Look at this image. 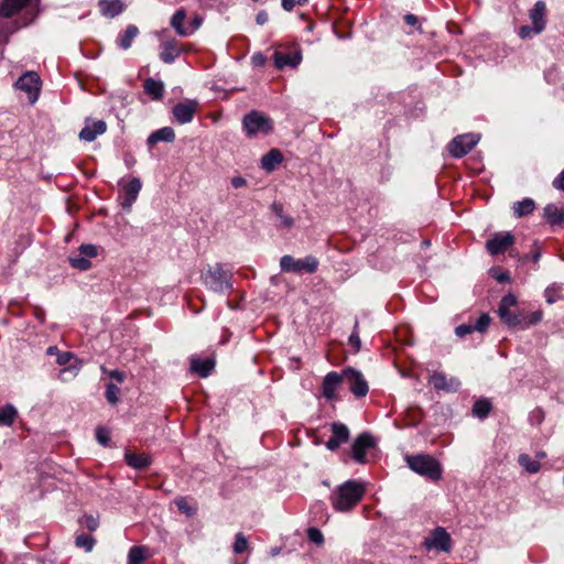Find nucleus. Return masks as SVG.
Instances as JSON below:
<instances>
[{
	"instance_id": "774afa93",
	"label": "nucleus",
	"mask_w": 564,
	"mask_h": 564,
	"mask_svg": "<svg viewBox=\"0 0 564 564\" xmlns=\"http://www.w3.org/2000/svg\"><path fill=\"white\" fill-rule=\"evenodd\" d=\"M61 351L58 350V348L56 346H50L47 349H46V355L48 356H57Z\"/></svg>"
},
{
	"instance_id": "e2e57ef3",
	"label": "nucleus",
	"mask_w": 564,
	"mask_h": 564,
	"mask_svg": "<svg viewBox=\"0 0 564 564\" xmlns=\"http://www.w3.org/2000/svg\"><path fill=\"white\" fill-rule=\"evenodd\" d=\"M231 185L235 188H240L247 185V180L242 176H235L231 178Z\"/></svg>"
},
{
	"instance_id": "bb28decb",
	"label": "nucleus",
	"mask_w": 564,
	"mask_h": 564,
	"mask_svg": "<svg viewBox=\"0 0 564 564\" xmlns=\"http://www.w3.org/2000/svg\"><path fill=\"white\" fill-rule=\"evenodd\" d=\"M181 54L175 40L163 43V51L160 53L161 59L166 63H173Z\"/></svg>"
},
{
	"instance_id": "6ab92c4d",
	"label": "nucleus",
	"mask_w": 564,
	"mask_h": 564,
	"mask_svg": "<svg viewBox=\"0 0 564 564\" xmlns=\"http://www.w3.org/2000/svg\"><path fill=\"white\" fill-rule=\"evenodd\" d=\"M546 6L543 1H538L530 10V19L535 26V34H540L545 28Z\"/></svg>"
},
{
	"instance_id": "ea45409f",
	"label": "nucleus",
	"mask_w": 564,
	"mask_h": 564,
	"mask_svg": "<svg viewBox=\"0 0 564 564\" xmlns=\"http://www.w3.org/2000/svg\"><path fill=\"white\" fill-rule=\"evenodd\" d=\"M120 389L112 382L106 384L105 397L110 404H117L119 402Z\"/></svg>"
},
{
	"instance_id": "412c9836",
	"label": "nucleus",
	"mask_w": 564,
	"mask_h": 564,
	"mask_svg": "<svg viewBox=\"0 0 564 564\" xmlns=\"http://www.w3.org/2000/svg\"><path fill=\"white\" fill-rule=\"evenodd\" d=\"M543 217L551 226H564V207H558L555 204H547L543 208Z\"/></svg>"
},
{
	"instance_id": "09e8293b",
	"label": "nucleus",
	"mask_w": 564,
	"mask_h": 564,
	"mask_svg": "<svg viewBox=\"0 0 564 564\" xmlns=\"http://www.w3.org/2000/svg\"><path fill=\"white\" fill-rule=\"evenodd\" d=\"M79 253L85 258H95L98 254L97 247L91 243H84L79 247Z\"/></svg>"
},
{
	"instance_id": "bf43d9fd",
	"label": "nucleus",
	"mask_w": 564,
	"mask_h": 564,
	"mask_svg": "<svg viewBox=\"0 0 564 564\" xmlns=\"http://www.w3.org/2000/svg\"><path fill=\"white\" fill-rule=\"evenodd\" d=\"M404 22L408 24V25H411V26H416L420 31L421 30V25H419V19L416 15L412 14V13H408L404 15Z\"/></svg>"
},
{
	"instance_id": "8fccbe9b",
	"label": "nucleus",
	"mask_w": 564,
	"mask_h": 564,
	"mask_svg": "<svg viewBox=\"0 0 564 564\" xmlns=\"http://www.w3.org/2000/svg\"><path fill=\"white\" fill-rule=\"evenodd\" d=\"M307 536L311 542L317 545H322L324 543V536L317 528H310L307 530Z\"/></svg>"
},
{
	"instance_id": "aec40b11",
	"label": "nucleus",
	"mask_w": 564,
	"mask_h": 564,
	"mask_svg": "<svg viewBox=\"0 0 564 564\" xmlns=\"http://www.w3.org/2000/svg\"><path fill=\"white\" fill-rule=\"evenodd\" d=\"M124 460H126L127 465H129L130 467H132L134 469H139V470L147 469L152 464L151 456H149L144 453L137 454V453H133L130 451H126Z\"/></svg>"
},
{
	"instance_id": "37998d69",
	"label": "nucleus",
	"mask_w": 564,
	"mask_h": 564,
	"mask_svg": "<svg viewBox=\"0 0 564 564\" xmlns=\"http://www.w3.org/2000/svg\"><path fill=\"white\" fill-rule=\"evenodd\" d=\"M491 317L487 313H482L479 318L473 324L474 332L485 333L490 325Z\"/></svg>"
},
{
	"instance_id": "a878e982",
	"label": "nucleus",
	"mask_w": 564,
	"mask_h": 564,
	"mask_svg": "<svg viewBox=\"0 0 564 564\" xmlns=\"http://www.w3.org/2000/svg\"><path fill=\"white\" fill-rule=\"evenodd\" d=\"M174 139H175V132H174L173 128L164 127V128H161V129L154 131L153 133H151L149 135L148 144L154 145L160 141L173 142Z\"/></svg>"
},
{
	"instance_id": "473e14b6",
	"label": "nucleus",
	"mask_w": 564,
	"mask_h": 564,
	"mask_svg": "<svg viewBox=\"0 0 564 564\" xmlns=\"http://www.w3.org/2000/svg\"><path fill=\"white\" fill-rule=\"evenodd\" d=\"M492 404L488 399H479L473 405V414L479 419H485L489 415Z\"/></svg>"
},
{
	"instance_id": "b1692460",
	"label": "nucleus",
	"mask_w": 564,
	"mask_h": 564,
	"mask_svg": "<svg viewBox=\"0 0 564 564\" xmlns=\"http://www.w3.org/2000/svg\"><path fill=\"white\" fill-rule=\"evenodd\" d=\"M283 161V154L279 149H271L261 159L262 169L268 172L275 170L276 165Z\"/></svg>"
},
{
	"instance_id": "ddd939ff",
	"label": "nucleus",
	"mask_w": 564,
	"mask_h": 564,
	"mask_svg": "<svg viewBox=\"0 0 564 564\" xmlns=\"http://www.w3.org/2000/svg\"><path fill=\"white\" fill-rule=\"evenodd\" d=\"M332 436L326 442V447L329 451H336L340 447L341 444L346 443L349 440L350 432L349 429L340 423L334 422L330 424Z\"/></svg>"
},
{
	"instance_id": "79ce46f5",
	"label": "nucleus",
	"mask_w": 564,
	"mask_h": 564,
	"mask_svg": "<svg viewBox=\"0 0 564 564\" xmlns=\"http://www.w3.org/2000/svg\"><path fill=\"white\" fill-rule=\"evenodd\" d=\"M517 303H518L517 296L512 293H508L507 295H505L501 299L499 307H498V313L510 311V307L516 306Z\"/></svg>"
},
{
	"instance_id": "2eb2a0df",
	"label": "nucleus",
	"mask_w": 564,
	"mask_h": 564,
	"mask_svg": "<svg viewBox=\"0 0 564 564\" xmlns=\"http://www.w3.org/2000/svg\"><path fill=\"white\" fill-rule=\"evenodd\" d=\"M429 381L437 391L456 392L460 386L458 379H447L443 372H434L430 376Z\"/></svg>"
},
{
	"instance_id": "cd10ccee",
	"label": "nucleus",
	"mask_w": 564,
	"mask_h": 564,
	"mask_svg": "<svg viewBox=\"0 0 564 564\" xmlns=\"http://www.w3.org/2000/svg\"><path fill=\"white\" fill-rule=\"evenodd\" d=\"M535 209V202L532 198H524L521 202H516L512 206L513 215L517 218H522L533 213Z\"/></svg>"
},
{
	"instance_id": "f257e3e1",
	"label": "nucleus",
	"mask_w": 564,
	"mask_h": 564,
	"mask_svg": "<svg viewBox=\"0 0 564 564\" xmlns=\"http://www.w3.org/2000/svg\"><path fill=\"white\" fill-rule=\"evenodd\" d=\"M365 487L356 480H347L338 486L332 495V505L335 510L346 512L351 510L362 499Z\"/></svg>"
},
{
	"instance_id": "39448f33",
	"label": "nucleus",
	"mask_w": 564,
	"mask_h": 564,
	"mask_svg": "<svg viewBox=\"0 0 564 564\" xmlns=\"http://www.w3.org/2000/svg\"><path fill=\"white\" fill-rule=\"evenodd\" d=\"M343 382L348 384L349 390L356 398L367 395L369 391L368 382L364 375L355 368L347 367L343 371Z\"/></svg>"
},
{
	"instance_id": "69168bd1",
	"label": "nucleus",
	"mask_w": 564,
	"mask_h": 564,
	"mask_svg": "<svg viewBox=\"0 0 564 564\" xmlns=\"http://www.w3.org/2000/svg\"><path fill=\"white\" fill-rule=\"evenodd\" d=\"M265 61H267L265 56L263 54H261V53L254 54L252 56V63L256 66L264 65Z\"/></svg>"
},
{
	"instance_id": "dca6fc26",
	"label": "nucleus",
	"mask_w": 564,
	"mask_h": 564,
	"mask_svg": "<svg viewBox=\"0 0 564 564\" xmlns=\"http://www.w3.org/2000/svg\"><path fill=\"white\" fill-rule=\"evenodd\" d=\"M107 130V123L104 120L93 121L86 120V126L80 130L78 137L83 141L93 142L98 135L104 134Z\"/></svg>"
},
{
	"instance_id": "2f4dec72",
	"label": "nucleus",
	"mask_w": 564,
	"mask_h": 564,
	"mask_svg": "<svg viewBox=\"0 0 564 564\" xmlns=\"http://www.w3.org/2000/svg\"><path fill=\"white\" fill-rule=\"evenodd\" d=\"M18 416V411L12 404L0 408V426H10Z\"/></svg>"
},
{
	"instance_id": "7ed1b4c3",
	"label": "nucleus",
	"mask_w": 564,
	"mask_h": 564,
	"mask_svg": "<svg viewBox=\"0 0 564 564\" xmlns=\"http://www.w3.org/2000/svg\"><path fill=\"white\" fill-rule=\"evenodd\" d=\"M242 127L249 137L257 133L268 134L273 129L272 120L258 110H251L245 115L242 119Z\"/></svg>"
},
{
	"instance_id": "4d7b16f0",
	"label": "nucleus",
	"mask_w": 564,
	"mask_h": 564,
	"mask_svg": "<svg viewBox=\"0 0 564 564\" xmlns=\"http://www.w3.org/2000/svg\"><path fill=\"white\" fill-rule=\"evenodd\" d=\"M307 1L308 0H282V8L285 11H291L295 7V4L302 6V4L306 3Z\"/></svg>"
},
{
	"instance_id": "393cba45",
	"label": "nucleus",
	"mask_w": 564,
	"mask_h": 564,
	"mask_svg": "<svg viewBox=\"0 0 564 564\" xmlns=\"http://www.w3.org/2000/svg\"><path fill=\"white\" fill-rule=\"evenodd\" d=\"M99 8L104 15L115 18L123 11L124 6L120 0H100Z\"/></svg>"
},
{
	"instance_id": "c03bdc74",
	"label": "nucleus",
	"mask_w": 564,
	"mask_h": 564,
	"mask_svg": "<svg viewBox=\"0 0 564 564\" xmlns=\"http://www.w3.org/2000/svg\"><path fill=\"white\" fill-rule=\"evenodd\" d=\"M248 547V541L246 536L239 532L236 534V540L232 546L234 553L241 554L243 553Z\"/></svg>"
},
{
	"instance_id": "f03ea898",
	"label": "nucleus",
	"mask_w": 564,
	"mask_h": 564,
	"mask_svg": "<svg viewBox=\"0 0 564 564\" xmlns=\"http://www.w3.org/2000/svg\"><path fill=\"white\" fill-rule=\"evenodd\" d=\"M405 462L411 470L433 481L442 478V465L429 454L405 456Z\"/></svg>"
},
{
	"instance_id": "3c124183",
	"label": "nucleus",
	"mask_w": 564,
	"mask_h": 564,
	"mask_svg": "<svg viewBox=\"0 0 564 564\" xmlns=\"http://www.w3.org/2000/svg\"><path fill=\"white\" fill-rule=\"evenodd\" d=\"M349 344L354 347V351L358 352L360 350L361 341L358 334V322L355 323L354 332L349 336Z\"/></svg>"
},
{
	"instance_id": "338daca9",
	"label": "nucleus",
	"mask_w": 564,
	"mask_h": 564,
	"mask_svg": "<svg viewBox=\"0 0 564 564\" xmlns=\"http://www.w3.org/2000/svg\"><path fill=\"white\" fill-rule=\"evenodd\" d=\"M268 21V13L265 11H260L256 17V22L259 25H263Z\"/></svg>"
},
{
	"instance_id": "72a5a7b5",
	"label": "nucleus",
	"mask_w": 564,
	"mask_h": 564,
	"mask_svg": "<svg viewBox=\"0 0 564 564\" xmlns=\"http://www.w3.org/2000/svg\"><path fill=\"white\" fill-rule=\"evenodd\" d=\"M518 463L529 474H535L541 469V464L538 459H532L528 454H520Z\"/></svg>"
},
{
	"instance_id": "de8ad7c7",
	"label": "nucleus",
	"mask_w": 564,
	"mask_h": 564,
	"mask_svg": "<svg viewBox=\"0 0 564 564\" xmlns=\"http://www.w3.org/2000/svg\"><path fill=\"white\" fill-rule=\"evenodd\" d=\"M175 503L178 510L187 517H193L196 513V509L191 507L184 498L177 499Z\"/></svg>"
},
{
	"instance_id": "052dcab7",
	"label": "nucleus",
	"mask_w": 564,
	"mask_h": 564,
	"mask_svg": "<svg viewBox=\"0 0 564 564\" xmlns=\"http://www.w3.org/2000/svg\"><path fill=\"white\" fill-rule=\"evenodd\" d=\"M552 184L556 189L564 192V170L554 178Z\"/></svg>"
},
{
	"instance_id": "a18cd8bd",
	"label": "nucleus",
	"mask_w": 564,
	"mask_h": 564,
	"mask_svg": "<svg viewBox=\"0 0 564 564\" xmlns=\"http://www.w3.org/2000/svg\"><path fill=\"white\" fill-rule=\"evenodd\" d=\"M522 328L538 324L542 319V312L535 311L532 313H524Z\"/></svg>"
},
{
	"instance_id": "423d86ee",
	"label": "nucleus",
	"mask_w": 564,
	"mask_h": 564,
	"mask_svg": "<svg viewBox=\"0 0 564 564\" xmlns=\"http://www.w3.org/2000/svg\"><path fill=\"white\" fill-rule=\"evenodd\" d=\"M230 278L231 273L224 270L219 263L208 267L205 274L206 280L210 279V282L206 281V283L216 292H224L227 289H231V284L229 282Z\"/></svg>"
},
{
	"instance_id": "a19ab883",
	"label": "nucleus",
	"mask_w": 564,
	"mask_h": 564,
	"mask_svg": "<svg viewBox=\"0 0 564 564\" xmlns=\"http://www.w3.org/2000/svg\"><path fill=\"white\" fill-rule=\"evenodd\" d=\"M68 260L73 268L80 271H86L91 267L89 259L83 257L82 254L79 257H70Z\"/></svg>"
},
{
	"instance_id": "f3484780",
	"label": "nucleus",
	"mask_w": 564,
	"mask_h": 564,
	"mask_svg": "<svg viewBox=\"0 0 564 564\" xmlns=\"http://www.w3.org/2000/svg\"><path fill=\"white\" fill-rule=\"evenodd\" d=\"M343 382V373L336 371L328 372L322 383V393L327 400L336 399V390Z\"/></svg>"
},
{
	"instance_id": "e433bc0d",
	"label": "nucleus",
	"mask_w": 564,
	"mask_h": 564,
	"mask_svg": "<svg viewBox=\"0 0 564 564\" xmlns=\"http://www.w3.org/2000/svg\"><path fill=\"white\" fill-rule=\"evenodd\" d=\"M563 286L561 284H552L545 289L544 295L549 304L555 303L558 299H562Z\"/></svg>"
},
{
	"instance_id": "f704fd0d",
	"label": "nucleus",
	"mask_w": 564,
	"mask_h": 564,
	"mask_svg": "<svg viewBox=\"0 0 564 564\" xmlns=\"http://www.w3.org/2000/svg\"><path fill=\"white\" fill-rule=\"evenodd\" d=\"M185 11L183 9L177 10L172 19H171V25L175 29L178 35L186 36L189 34V32L183 26V22L185 20Z\"/></svg>"
},
{
	"instance_id": "58836bf2",
	"label": "nucleus",
	"mask_w": 564,
	"mask_h": 564,
	"mask_svg": "<svg viewBox=\"0 0 564 564\" xmlns=\"http://www.w3.org/2000/svg\"><path fill=\"white\" fill-rule=\"evenodd\" d=\"M272 212L276 215V217L280 218L281 223L284 227L291 228L294 224V220L292 217L284 215L283 213V206L279 203H273L271 206Z\"/></svg>"
},
{
	"instance_id": "c85d7f7f",
	"label": "nucleus",
	"mask_w": 564,
	"mask_h": 564,
	"mask_svg": "<svg viewBox=\"0 0 564 564\" xmlns=\"http://www.w3.org/2000/svg\"><path fill=\"white\" fill-rule=\"evenodd\" d=\"M143 87L144 91L152 96L153 99H162L164 93V85L162 82L155 80L153 78H148L145 79Z\"/></svg>"
},
{
	"instance_id": "4be33fe9",
	"label": "nucleus",
	"mask_w": 564,
	"mask_h": 564,
	"mask_svg": "<svg viewBox=\"0 0 564 564\" xmlns=\"http://www.w3.org/2000/svg\"><path fill=\"white\" fill-rule=\"evenodd\" d=\"M215 368V360L213 358H206L205 360H200L197 357L191 358V367L189 370L194 373H197L202 378L208 377Z\"/></svg>"
},
{
	"instance_id": "6e6552de",
	"label": "nucleus",
	"mask_w": 564,
	"mask_h": 564,
	"mask_svg": "<svg viewBox=\"0 0 564 564\" xmlns=\"http://www.w3.org/2000/svg\"><path fill=\"white\" fill-rule=\"evenodd\" d=\"M376 446L375 437L367 432L359 434L351 444V457L359 464H365L366 453Z\"/></svg>"
},
{
	"instance_id": "5fc2aeb1",
	"label": "nucleus",
	"mask_w": 564,
	"mask_h": 564,
	"mask_svg": "<svg viewBox=\"0 0 564 564\" xmlns=\"http://www.w3.org/2000/svg\"><path fill=\"white\" fill-rule=\"evenodd\" d=\"M74 358V354L69 351L59 352L56 356V362L59 366H66Z\"/></svg>"
},
{
	"instance_id": "0eeeda50",
	"label": "nucleus",
	"mask_w": 564,
	"mask_h": 564,
	"mask_svg": "<svg viewBox=\"0 0 564 564\" xmlns=\"http://www.w3.org/2000/svg\"><path fill=\"white\" fill-rule=\"evenodd\" d=\"M41 85L42 80L35 72H25L15 82V87L28 94L30 104H34L37 100Z\"/></svg>"
},
{
	"instance_id": "9b49d317",
	"label": "nucleus",
	"mask_w": 564,
	"mask_h": 564,
	"mask_svg": "<svg viewBox=\"0 0 564 564\" xmlns=\"http://www.w3.org/2000/svg\"><path fill=\"white\" fill-rule=\"evenodd\" d=\"M514 243V236L511 232H495L486 242V250L491 256L503 253Z\"/></svg>"
},
{
	"instance_id": "5701e85b",
	"label": "nucleus",
	"mask_w": 564,
	"mask_h": 564,
	"mask_svg": "<svg viewBox=\"0 0 564 564\" xmlns=\"http://www.w3.org/2000/svg\"><path fill=\"white\" fill-rule=\"evenodd\" d=\"M32 0H3L0 7V14L3 18H11Z\"/></svg>"
},
{
	"instance_id": "603ef678",
	"label": "nucleus",
	"mask_w": 564,
	"mask_h": 564,
	"mask_svg": "<svg viewBox=\"0 0 564 564\" xmlns=\"http://www.w3.org/2000/svg\"><path fill=\"white\" fill-rule=\"evenodd\" d=\"M542 254V250L540 247L536 246V242L534 243V250L530 254H524L519 259L520 262H525L527 260L531 259L534 263L539 262Z\"/></svg>"
},
{
	"instance_id": "13d9d810",
	"label": "nucleus",
	"mask_w": 564,
	"mask_h": 564,
	"mask_svg": "<svg viewBox=\"0 0 564 564\" xmlns=\"http://www.w3.org/2000/svg\"><path fill=\"white\" fill-rule=\"evenodd\" d=\"M532 33L535 34V26L532 24V26L530 25H523L519 29V36L521 39H527L529 37Z\"/></svg>"
},
{
	"instance_id": "864d4df0",
	"label": "nucleus",
	"mask_w": 564,
	"mask_h": 564,
	"mask_svg": "<svg viewBox=\"0 0 564 564\" xmlns=\"http://www.w3.org/2000/svg\"><path fill=\"white\" fill-rule=\"evenodd\" d=\"M474 332L473 324H462L455 328V334L458 337H464Z\"/></svg>"
},
{
	"instance_id": "6e6d98bb",
	"label": "nucleus",
	"mask_w": 564,
	"mask_h": 564,
	"mask_svg": "<svg viewBox=\"0 0 564 564\" xmlns=\"http://www.w3.org/2000/svg\"><path fill=\"white\" fill-rule=\"evenodd\" d=\"M84 523L89 531H96L99 525L98 519L90 514L84 517Z\"/></svg>"
},
{
	"instance_id": "a211bd4d",
	"label": "nucleus",
	"mask_w": 564,
	"mask_h": 564,
	"mask_svg": "<svg viewBox=\"0 0 564 564\" xmlns=\"http://www.w3.org/2000/svg\"><path fill=\"white\" fill-rule=\"evenodd\" d=\"M142 183L140 178L133 177L126 186H124V194L126 197L123 202L121 203V206L126 210H130L132 204L135 202L139 192L141 191Z\"/></svg>"
},
{
	"instance_id": "c756f323",
	"label": "nucleus",
	"mask_w": 564,
	"mask_h": 564,
	"mask_svg": "<svg viewBox=\"0 0 564 564\" xmlns=\"http://www.w3.org/2000/svg\"><path fill=\"white\" fill-rule=\"evenodd\" d=\"M499 317L503 324H506L508 327H521L523 323L524 312H499Z\"/></svg>"
},
{
	"instance_id": "680f3d73",
	"label": "nucleus",
	"mask_w": 564,
	"mask_h": 564,
	"mask_svg": "<svg viewBox=\"0 0 564 564\" xmlns=\"http://www.w3.org/2000/svg\"><path fill=\"white\" fill-rule=\"evenodd\" d=\"M491 275L494 279H496L499 283H506V282H510V275L509 273L506 271V272H499V273H495L492 270H491Z\"/></svg>"
},
{
	"instance_id": "1a4fd4ad",
	"label": "nucleus",
	"mask_w": 564,
	"mask_h": 564,
	"mask_svg": "<svg viewBox=\"0 0 564 564\" xmlns=\"http://www.w3.org/2000/svg\"><path fill=\"white\" fill-rule=\"evenodd\" d=\"M423 545L427 550L435 549L442 552H449L452 539L444 528L437 527L431 532L430 536L425 538Z\"/></svg>"
},
{
	"instance_id": "4c0bfd02",
	"label": "nucleus",
	"mask_w": 564,
	"mask_h": 564,
	"mask_svg": "<svg viewBox=\"0 0 564 564\" xmlns=\"http://www.w3.org/2000/svg\"><path fill=\"white\" fill-rule=\"evenodd\" d=\"M96 540L86 533H82L76 536L75 544L77 547L85 549L87 552H90L94 549Z\"/></svg>"
},
{
	"instance_id": "9d476101",
	"label": "nucleus",
	"mask_w": 564,
	"mask_h": 564,
	"mask_svg": "<svg viewBox=\"0 0 564 564\" xmlns=\"http://www.w3.org/2000/svg\"><path fill=\"white\" fill-rule=\"evenodd\" d=\"M478 138L474 134L455 137L448 144V151L454 158H463L477 144Z\"/></svg>"
},
{
	"instance_id": "c9c22d12",
	"label": "nucleus",
	"mask_w": 564,
	"mask_h": 564,
	"mask_svg": "<svg viewBox=\"0 0 564 564\" xmlns=\"http://www.w3.org/2000/svg\"><path fill=\"white\" fill-rule=\"evenodd\" d=\"M145 560L144 546H132L128 553V564H141Z\"/></svg>"
},
{
	"instance_id": "20e7f679",
	"label": "nucleus",
	"mask_w": 564,
	"mask_h": 564,
	"mask_svg": "<svg viewBox=\"0 0 564 564\" xmlns=\"http://www.w3.org/2000/svg\"><path fill=\"white\" fill-rule=\"evenodd\" d=\"M280 267L283 272L301 273H315L318 268V260L313 256H307L304 259H295L290 254H285L280 259Z\"/></svg>"
},
{
	"instance_id": "7c9ffc66",
	"label": "nucleus",
	"mask_w": 564,
	"mask_h": 564,
	"mask_svg": "<svg viewBox=\"0 0 564 564\" xmlns=\"http://www.w3.org/2000/svg\"><path fill=\"white\" fill-rule=\"evenodd\" d=\"M138 26L133 24L128 25L126 31L118 39L119 46L123 50H128L131 46L132 41L138 36Z\"/></svg>"
},
{
	"instance_id": "0e129e2a",
	"label": "nucleus",
	"mask_w": 564,
	"mask_h": 564,
	"mask_svg": "<svg viewBox=\"0 0 564 564\" xmlns=\"http://www.w3.org/2000/svg\"><path fill=\"white\" fill-rule=\"evenodd\" d=\"M109 376H110L111 379H115L118 382H123V380L126 378V373L123 371H120V370H117V369L110 371Z\"/></svg>"
},
{
	"instance_id": "4468645a",
	"label": "nucleus",
	"mask_w": 564,
	"mask_h": 564,
	"mask_svg": "<svg viewBox=\"0 0 564 564\" xmlns=\"http://www.w3.org/2000/svg\"><path fill=\"white\" fill-rule=\"evenodd\" d=\"M198 109L196 100H188L186 102H178L173 107V116L175 120L181 123H188L193 120L195 112Z\"/></svg>"
},
{
	"instance_id": "49530a36",
	"label": "nucleus",
	"mask_w": 564,
	"mask_h": 564,
	"mask_svg": "<svg viewBox=\"0 0 564 564\" xmlns=\"http://www.w3.org/2000/svg\"><path fill=\"white\" fill-rule=\"evenodd\" d=\"M96 438L101 445L107 446L110 442V432L104 426H98L96 429Z\"/></svg>"
},
{
	"instance_id": "f8f14e48",
	"label": "nucleus",
	"mask_w": 564,
	"mask_h": 564,
	"mask_svg": "<svg viewBox=\"0 0 564 564\" xmlns=\"http://www.w3.org/2000/svg\"><path fill=\"white\" fill-rule=\"evenodd\" d=\"M273 63L274 66L279 69L289 66L291 68H295L302 61V52L300 48H294L293 51H275L273 53Z\"/></svg>"
}]
</instances>
